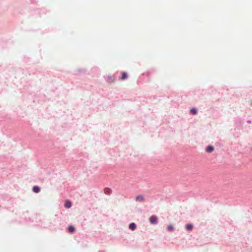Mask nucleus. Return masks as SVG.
Here are the masks:
<instances>
[{"instance_id": "f8f14e48", "label": "nucleus", "mask_w": 252, "mask_h": 252, "mask_svg": "<svg viewBox=\"0 0 252 252\" xmlns=\"http://www.w3.org/2000/svg\"><path fill=\"white\" fill-rule=\"evenodd\" d=\"M190 113L192 114H196L197 113V110L195 108H192L190 110Z\"/></svg>"}, {"instance_id": "423d86ee", "label": "nucleus", "mask_w": 252, "mask_h": 252, "mask_svg": "<svg viewBox=\"0 0 252 252\" xmlns=\"http://www.w3.org/2000/svg\"><path fill=\"white\" fill-rule=\"evenodd\" d=\"M136 224L134 223H131L129 225V228L132 230H134L136 228Z\"/></svg>"}, {"instance_id": "6e6552de", "label": "nucleus", "mask_w": 252, "mask_h": 252, "mask_svg": "<svg viewBox=\"0 0 252 252\" xmlns=\"http://www.w3.org/2000/svg\"><path fill=\"white\" fill-rule=\"evenodd\" d=\"M68 231L70 233H73L75 231V228L74 226L70 225L68 228Z\"/></svg>"}, {"instance_id": "9d476101", "label": "nucleus", "mask_w": 252, "mask_h": 252, "mask_svg": "<svg viewBox=\"0 0 252 252\" xmlns=\"http://www.w3.org/2000/svg\"><path fill=\"white\" fill-rule=\"evenodd\" d=\"M104 192L106 194H109L111 192V190L109 188H106L104 189Z\"/></svg>"}, {"instance_id": "0eeeda50", "label": "nucleus", "mask_w": 252, "mask_h": 252, "mask_svg": "<svg viewBox=\"0 0 252 252\" xmlns=\"http://www.w3.org/2000/svg\"><path fill=\"white\" fill-rule=\"evenodd\" d=\"M186 229H187V230H188V231H191V230H192V229L193 226H192V225L191 224H189H189H187L186 225Z\"/></svg>"}, {"instance_id": "4468645a", "label": "nucleus", "mask_w": 252, "mask_h": 252, "mask_svg": "<svg viewBox=\"0 0 252 252\" xmlns=\"http://www.w3.org/2000/svg\"><path fill=\"white\" fill-rule=\"evenodd\" d=\"M251 105H252V102H251Z\"/></svg>"}, {"instance_id": "9b49d317", "label": "nucleus", "mask_w": 252, "mask_h": 252, "mask_svg": "<svg viewBox=\"0 0 252 252\" xmlns=\"http://www.w3.org/2000/svg\"><path fill=\"white\" fill-rule=\"evenodd\" d=\"M127 78V74L126 72H124L122 74L121 79L125 80Z\"/></svg>"}, {"instance_id": "1a4fd4ad", "label": "nucleus", "mask_w": 252, "mask_h": 252, "mask_svg": "<svg viewBox=\"0 0 252 252\" xmlns=\"http://www.w3.org/2000/svg\"><path fill=\"white\" fill-rule=\"evenodd\" d=\"M115 80V79L114 78V77L113 76H108L107 77V81L109 82H110V83H112V82H113Z\"/></svg>"}, {"instance_id": "f03ea898", "label": "nucleus", "mask_w": 252, "mask_h": 252, "mask_svg": "<svg viewBox=\"0 0 252 252\" xmlns=\"http://www.w3.org/2000/svg\"><path fill=\"white\" fill-rule=\"evenodd\" d=\"M136 201L139 202H144L145 200L144 197L143 195H138L136 197L135 199Z\"/></svg>"}, {"instance_id": "f257e3e1", "label": "nucleus", "mask_w": 252, "mask_h": 252, "mask_svg": "<svg viewBox=\"0 0 252 252\" xmlns=\"http://www.w3.org/2000/svg\"><path fill=\"white\" fill-rule=\"evenodd\" d=\"M150 221L152 224H157L158 222V218L156 216L153 215L149 219Z\"/></svg>"}, {"instance_id": "20e7f679", "label": "nucleus", "mask_w": 252, "mask_h": 252, "mask_svg": "<svg viewBox=\"0 0 252 252\" xmlns=\"http://www.w3.org/2000/svg\"><path fill=\"white\" fill-rule=\"evenodd\" d=\"M32 190L35 193H38L40 191V189L38 186H34L33 187Z\"/></svg>"}, {"instance_id": "39448f33", "label": "nucleus", "mask_w": 252, "mask_h": 252, "mask_svg": "<svg viewBox=\"0 0 252 252\" xmlns=\"http://www.w3.org/2000/svg\"><path fill=\"white\" fill-rule=\"evenodd\" d=\"M64 206L67 208H69L71 206V203L69 200H66L65 202Z\"/></svg>"}, {"instance_id": "7ed1b4c3", "label": "nucleus", "mask_w": 252, "mask_h": 252, "mask_svg": "<svg viewBox=\"0 0 252 252\" xmlns=\"http://www.w3.org/2000/svg\"><path fill=\"white\" fill-rule=\"evenodd\" d=\"M213 151L214 147L212 146H208L206 149V151L208 153H211Z\"/></svg>"}, {"instance_id": "ddd939ff", "label": "nucleus", "mask_w": 252, "mask_h": 252, "mask_svg": "<svg viewBox=\"0 0 252 252\" xmlns=\"http://www.w3.org/2000/svg\"><path fill=\"white\" fill-rule=\"evenodd\" d=\"M167 230L169 231H172L173 230V226L172 225H169L167 227Z\"/></svg>"}]
</instances>
